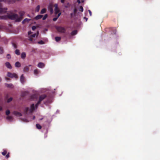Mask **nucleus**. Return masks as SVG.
I'll return each instance as SVG.
<instances>
[{"instance_id": "nucleus-1", "label": "nucleus", "mask_w": 160, "mask_h": 160, "mask_svg": "<svg viewBox=\"0 0 160 160\" xmlns=\"http://www.w3.org/2000/svg\"><path fill=\"white\" fill-rule=\"evenodd\" d=\"M18 15L17 14H9L7 15L2 16L1 19H7L8 18L12 20H15L16 21V19H18Z\"/></svg>"}, {"instance_id": "nucleus-2", "label": "nucleus", "mask_w": 160, "mask_h": 160, "mask_svg": "<svg viewBox=\"0 0 160 160\" xmlns=\"http://www.w3.org/2000/svg\"><path fill=\"white\" fill-rule=\"evenodd\" d=\"M19 13L20 15V17L18 16V19H16V22H20L23 18V16L25 14V12L23 11L19 12Z\"/></svg>"}, {"instance_id": "nucleus-3", "label": "nucleus", "mask_w": 160, "mask_h": 160, "mask_svg": "<svg viewBox=\"0 0 160 160\" xmlns=\"http://www.w3.org/2000/svg\"><path fill=\"white\" fill-rule=\"evenodd\" d=\"M7 75L8 77L12 78H14L17 79L18 78V75L15 73H11L10 72H8L7 73Z\"/></svg>"}, {"instance_id": "nucleus-4", "label": "nucleus", "mask_w": 160, "mask_h": 160, "mask_svg": "<svg viewBox=\"0 0 160 160\" xmlns=\"http://www.w3.org/2000/svg\"><path fill=\"white\" fill-rule=\"evenodd\" d=\"M56 29L58 32L62 33H64L66 31L65 29L62 27H58Z\"/></svg>"}, {"instance_id": "nucleus-5", "label": "nucleus", "mask_w": 160, "mask_h": 160, "mask_svg": "<svg viewBox=\"0 0 160 160\" xmlns=\"http://www.w3.org/2000/svg\"><path fill=\"white\" fill-rule=\"evenodd\" d=\"M47 96L45 94H43L40 96L39 98L38 103H41V102Z\"/></svg>"}, {"instance_id": "nucleus-6", "label": "nucleus", "mask_w": 160, "mask_h": 160, "mask_svg": "<svg viewBox=\"0 0 160 160\" xmlns=\"http://www.w3.org/2000/svg\"><path fill=\"white\" fill-rule=\"evenodd\" d=\"M55 7V14L56 15L57 14H58L60 11L59 9H58V5L57 4H55L54 5Z\"/></svg>"}, {"instance_id": "nucleus-7", "label": "nucleus", "mask_w": 160, "mask_h": 160, "mask_svg": "<svg viewBox=\"0 0 160 160\" xmlns=\"http://www.w3.org/2000/svg\"><path fill=\"white\" fill-rule=\"evenodd\" d=\"M2 5L0 3V13H4L6 12L7 10V8H2Z\"/></svg>"}, {"instance_id": "nucleus-8", "label": "nucleus", "mask_w": 160, "mask_h": 160, "mask_svg": "<svg viewBox=\"0 0 160 160\" xmlns=\"http://www.w3.org/2000/svg\"><path fill=\"white\" fill-rule=\"evenodd\" d=\"M35 109V105L34 104H32L31 106V109L30 110V113L32 112Z\"/></svg>"}, {"instance_id": "nucleus-9", "label": "nucleus", "mask_w": 160, "mask_h": 160, "mask_svg": "<svg viewBox=\"0 0 160 160\" xmlns=\"http://www.w3.org/2000/svg\"><path fill=\"white\" fill-rule=\"evenodd\" d=\"M24 79L25 78L24 77L23 75H22L20 77V81L22 84H23L25 82Z\"/></svg>"}, {"instance_id": "nucleus-10", "label": "nucleus", "mask_w": 160, "mask_h": 160, "mask_svg": "<svg viewBox=\"0 0 160 160\" xmlns=\"http://www.w3.org/2000/svg\"><path fill=\"white\" fill-rule=\"evenodd\" d=\"M31 66V65H29L28 66H26L23 68V71L24 72H28L29 70V68L28 67Z\"/></svg>"}, {"instance_id": "nucleus-11", "label": "nucleus", "mask_w": 160, "mask_h": 160, "mask_svg": "<svg viewBox=\"0 0 160 160\" xmlns=\"http://www.w3.org/2000/svg\"><path fill=\"white\" fill-rule=\"evenodd\" d=\"M13 114L16 116H21L22 115V114L21 113L17 111H14L13 112Z\"/></svg>"}, {"instance_id": "nucleus-12", "label": "nucleus", "mask_w": 160, "mask_h": 160, "mask_svg": "<svg viewBox=\"0 0 160 160\" xmlns=\"http://www.w3.org/2000/svg\"><path fill=\"white\" fill-rule=\"evenodd\" d=\"M45 66L44 64L42 62H39L38 65V66L40 68H43Z\"/></svg>"}, {"instance_id": "nucleus-13", "label": "nucleus", "mask_w": 160, "mask_h": 160, "mask_svg": "<svg viewBox=\"0 0 160 160\" xmlns=\"http://www.w3.org/2000/svg\"><path fill=\"white\" fill-rule=\"evenodd\" d=\"M5 65L7 68H8L11 69L12 68L11 65L10 64V63L8 62H6L5 63Z\"/></svg>"}, {"instance_id": "nucleus-14", "label": "nucleus", "mask_w": 160, "mask_h": 160, "mask_svg": "<svg viewBox=\"0 0 160 160\" xmlns=\"http://www.w3.org/2000/svg\"><path fill=\"white\" fill-rule=\"evenodd\" d=\"M5 85L8 88H12L14 87L13 85L12 84H9L8 83H6Z\"/></svg>"}, {"instance_id": "nucleus-15", "label": "nucleus", "mask_w": 160, "mask_h": 160, "mask_svg": "<svg viewBox=\"0 0 160 160\" xmlns=\"http://www.w3.org/2000/svg\"><path fill=\"white\" fill-rule=\"evenodd\" d=\"M43 17V15H38L35 18V19L36 20H38L41 18Z\"/></svg>"}, {"instance_id": "nucleus-16", "label": "nucleus", "mask_w": 160, "mask_h": 160, "mask_svg": "<svg viewBox=\"0 0 160 160\" xmlns=\"http://www.w3.org/2000/svg\"><path fill=\"white\" fill-rule=\"evenodd\" d=\"M15 66L16 67L19 68L21 67V64L19 62H17L15 63Z\"/></svg>"}, {"instance_id": "nucleus-17", "label": "nucleus", "mask_w": 160, "mask_h": 160, "mask_svg": "<svg viewBox=\"0 0 160 160\" xmlns=\"http://www.w3.org/2000/svg\"><path fill=\"white\" fill-rule=\"evenodd\" d=\"M78 32L77 30H74L72 31L71 33V35L72 36L75 35H76Z\"/></svg>"}, {"instance_id": "nucleus-18", "label": "nucleus", "mask_w": 160, "mask_h": 160, "mask_svg": "<svg viewBox=\"0 0 160 160\" xmlns=\"http://www.w3.org/2000/svg\"><path fill=\"white\" fill-rule=\"evenodd\" d=\"M26 57V54L25 52H23L21 53V58L22 59H24Z\"/></svg>"}, {"instance_id": "nucleus-19", "label": "nucleus", "mask_w": 160, "mask_h": 160, "mask_svg": "<svg viewBox=\"0 0 160 160\" xmlns=\"http://www.w3.org/2000/svg\"><path fill=\"white\" fill-rule=\"evenodd\" d=\"M36 35V34H34L30 36L29 37V40L31 41H32L33 40L32 38H34L35 37Z\"/></svg>"}, {"instance_id": "nucleus-20", "label": "nucleus", "mask_w": 160, "mask_h": 160, "mask_svg": "<svg viewBox=\"0 0 160 160\" xmlns=\"http://www.w3.org/2000/svg\"><path fill=\"white\" fill-rule=\"evenodd\" d=\"M31 19H30L26 18L22 21V23L23 24H24L26 22H28Z\"/></svg>"}, {"instance_id": "nucleus-21", "label": "nucleus", "mask_w": 160, "mask_h": 160, "mask_svg": "<svg viewBox=\"0 0 160 160\" xmlns=\"http://www.w3.org/2000/svg\"><path fill=\"white\" fill-rule=\"evenodd\" d=\"M39 71L38 69H36L34 71V73L35 75H37L39 73Z\"/></svg>"}, {"instance_id": "nucleus-22", "label": "nucleus", "mask_w": 160, "mask_h": 160, "mask_svg": "<svg viewBox=\"0 0 160 160\" xmlns=\"http://www.w3.org/2000/svg\"><path fill=\"white\" fill-rule=\"evenodd\" d=\"M61 14V13L60 12L59 13L58 15V16H57V17H56V18H53V20L54 21H56L57 19H58V18L59 17V16Z\"/></svg>"}, {"instance_id": "nucleus-23", "label": "nucleus", "mask_w": 160, "mask_h": 160, "mask_svg": "<svg viewBox=\"0 0 160 160\" xmlns=\"http://www.w3.org/2000/svg\"><path fill=\"white\" fill-rule=\"evenodd\" d=\"M15 53L16 54L19 55L20 54V51L18 49H16L15 51Z\"/></svg>"}, {"instance_id": "nucleus-24", "label": "nucleus", "mask_w": 160, "mask_h": 160, "mask_svg": "<svg viewBox=\"0 0 160 160\" xmlns=\"http://www.w3.org/2000/svg\"><path fill=\"white\" fill-rule=\"evenodd\" d=\"M46 11V8H43L42 9L40 12V13L41 14H43L45 13Z\"/></svg>"}, {"instance_id": "nucleus-25", "label": "nucleus", "mask_w": 160, "mask_h": 160, "mask_svg": "<svg viewBox=\"0 0 160 160\" xmlns=\"http://www.w3.org/2000/svg\"><path fill=\"white\" fill-rule=\"evenodd\" d=\"M61 38L60 37H56L55 38V39L56 42H58L60 40Z\"/></svg>"}, {"instance_id": "nucleus-26", "label": "nucleus", "mask_w": 160, "mask_h": 160, "mask_svg": "<svg viewBox=\"0 0 160 160\" xmlns=\"http://www.w3.org/2000/svg\"><path fill=\"white\" fill-rule=\"evenodd\" d=\"M6 118L8 120H12L13 119V117L11 116H8L6 117Z\"/></svg>"}, {"instance_id": "nucleus-27", "label": "nucleus", "mask_w": 160, "mask_h": 160, "mask_svg": "<svg viewBox=\"0 0 160 160\" xmlns=\"http://www.w3.org/2000/svg\"><path fill=\"white\" fill-rule=\"evenodd\" d=\"M40 9V6L39 5H38L35 9V11L37 12H38Z\"/></svg>"}, {"instance_id": "nucleus-28", "label": "nucleus", "mask_w": 160, "mask_h": 160, "mask_svg": "<svg viewBox=\"0 0 160 160\" xmlns=\"http://www.w3.org/2000/svg\"><path fill=\"white\" fill-rule=\"evenodd\" d=\"M37 128L39 129H41L42 128L41 126L39 124H37L36 125Z\"/></svg>"}, {"instance_id": "nucleus-29", "label": "nucleus", "mask_w": 160, "mask_h": 160, "mask_svg": "<svg viewBox=\"0 0 160 160\" xmlns=\"http://www.w3.org/2000/svg\"><path fill=\"white\" fill-rule=\"evenodd\" d=\"M49 10L51 14H52L53 13V9L52 7H50L49 8Z\"/></svg>"}, {"instance_id": "nucleus-30", "label": "nucleus", "mask_w": 160, "mask_h": 160, "mask_svg": "<svg viewBox=\"0 0 160 160\" xmlns=\"http://www.w3.org/2000/svg\"><path fill=\"white\" fill-rule=\"evenodd\" d=\"M10 113V111L8 110H7L6 111V115H9Z\"/></svg>"}, {"instance_id": "nucleus-31", "label": "nucleus", "mask_w": 160, "mask_h": 160, "mask_svg": "<svg viewBox=\"0 0 160 160\" xmlns=\"http://www.w3.org/2000/svg\"><path fill=\"white\" fill-rule=\"evenodd\" d=\"M38 43L40 44H43L44 43V42L42 40H40L38 42Z\"/></svg>"}, {"instance_id": "nucleus-32", "label": "nucleus", "mask_w": 160, "mask_h": 160, "mask_svg": "<svg viewBox=\"0 0 160 160\" xmlns=\"http://www.w3.org/2000/svg\"><path fill=\"white\" fill-rule=\"evenodd\" d=\"M7 153V151L6 150H4L3 152H2V155L5 156Z\"/></svg>"}, {"instance_id": "nucleus-33", "label": "nucleus", "mask_w": 160, "mask_h": 160, "mask_svg": "<svg viewBox=\"0 0 160 160\" xmlns=\"http://www.w3.org/2000/svg\"><path fill=\"white\" fill-rule=\"evenodd\" d=\"M12 100V98H10L8 99L7 101V102L8 103H9L10 102H11Z\"/></svg>"}, {"instance_id": "nucleus-34", "label": "nucleus", "mask_w": 160, "mask_h": 160, "mask_svg": "<svg viewBox=\"0 0 160 160\" xmlns=\"http://www.w3.org/2000/svg\"><path fill=\"white\" fill-rule=\"evenodd\" d=\"M48 17V15L46 14L42 18V20H45Z\"/></svg>"}, {"instance_id": "nucleus-35", "label": "nucleus", "mask_w": 160, "mask_h": 160, "mask_svg": "<svg viewBox=\"0 0 160 160\" xmlns=\"http://www.w3.org/2000/svg\"><path fill=\"white\" fill-rule=\"evenodd\" d=\"M29 110V108H28V107L26 108L25 109V112L26 113H27V112H28V111Z\"/></svg>"}, {"instance_id": "nucleus-36", "label": "nucleus", "mask_w": 160, "mask_h": 160, "mask_svg": "<svg viewBox=\"0 0 160 160\" xmlns=\"http://www.w3.org/2000/svg\"><path fill=\"white\" fill-rule=\"evenodd\" d=\"M3 52V48L2 47H0V54H2Z\"/></svg>"}, {"instance_id": "nucleus-37", "label": "nucleus", "mask_w": 160, "mask_h": 160, "mask_svg": "<svg viewBox=\"0 0 160 160\" xmlns=\"http://www.w3.org/2000/svg\"><path fill=\"white\" fill-rule=\"evenodd\" d=\"M79 10L81 11L82 12H83V8L81 6H80V7Z\"/></svg>"}, {"instance_id": "nucleus-38", "label": "nucleus", "mask_w": 160, "mask_h": 160, "mask_svg": "<svg viewBox=\"0 0 160 160\" xmlns=\"http://www.w3.org/2000/svg\"><path fill=\"white\" fill-rule=\"evenodd\" d=\"M12 45H13V47H14L15 48H17V45H16L15 44L13 43L12 44Z\"/></svg>"}, {"instance_id": "nucleus-39", "label": "nucleus", "mask_w": 160, "mask_h": 160, "mask_svg": "<svg viewBox=\"0 0 160 160\" xmlns=\"http://www.w3.org/2000/svg\"><path fill=\"white\" fill-rule=\"evenodd\" d=\"M77 12V9L76 8H75L74 9V14H75Z\"/></svg>"}, {"instance_id": "nucleus-40", "label": "nucleus", "mask_w": 160, "mask_h": 160, "mask_svg": "<svg viewBox=\"0 0 160 160\" xmlns=\"http://www.w3.org/2000/svg\"><path fill=\"white\" fill-rule=\"evenodd\" d=\"M36 26H32V30L34 31V30H35L36 29Z\"/></svg>"}, {"instance_id": "nucleus-41", "label": "nucleus", "mask_w": 160, "mask_h": 160, "mask_svg": "<svg viewBox=\"0 0 160 160\" xmlns=\"http://www.w3.org/2000/svg\"><path fill=\"white\" fill-rule=\"evenodd\" d=\"M7 58L8 59H10L11 58V56L9 54H8L7 55Z\"/></svg>"}, {"instance_id": "nucleus-42", "label": "nucleus", "mask_w": 160, "mask_h": 160, "mask_svg": "<svg viewBox=\"0 0 160 160\" xmlns=\"http://www.w3.org/2000/svg\"><path fill=\"white\" fill-rule=\"evenodd\" d=\"M40 104V103H38V102L35 105L36 108H37V107H38V106Z\"/></svg>"}, {"instance_id": "nucleus-43", "label": "nucleus", "mask_w": 160, "mask_h": 160, "mask_svg": "<svg viewBox=\"0 0 160 160\" xmlns=\"http://www.w3.org/2000/svg\"><path fill=\"white\" fill-rule=\"evenodd\" d=\"M9 153H8V154H7L6 155V158H8L9 157Z\"/></svg>"}, {"instance_id": "nucleus-44", "label": "nucleus", "mask_w": 160, "mask_h": 160, "mask_svg": "<svg viewBox=\"0 0 160 160\" xmlns=\"http://www.w3.org/2000/svg\"><path fill=\"white\" fill-rule=\"evenodd\" d=\"M26 93V92H24L22 93V97L24 96L25 95Z\"/></svg>"}, {"instance_id": "nucleus-45", "label": "nucleus", "mask_w": 160, "mask_h": 160, "mask_svg": "<svg viewBox=\"0 0 160 160\" xmlns=\"http://www.w3.org/2000/svg\"><path fill=\"white\" fill-rule=\"evenodd\" d=\"M88 11V12H89V13L90 14V16H91V15H92V12H91V11L90 10H89Z\"/></svg>"}, {"instance_id": "nucleus-46", "label": "nucleus", "mask_w": 160, "mask_h": 160, "mask_svg": "<svg viewBox=\"0 0 160 160\" xmlns=\"http://www.w3.org/2000/svg\"><path fill=\"white\" fill-rule=\"evenodd\" d=\"M73 15H75V14H74V13H71L70 15H71V17H73Z\"/></svg>"}, {"instance_id": "nucleus-47", "label": "nucleus", "mask_w": 160, "mask_h": 160, "mask_svg": "<svg viewBox=\"0 0 160 160\" xmlns=\"http://www.w3.org/2000/svg\"><path fill=\"white\" fill-rule=\"evenodd\" d=\"M32 33V32L31 31H29L28 32V35H30Z\"/></svg>"}, {"instance_id": "nucleus-48", "label": "nucleus", "mask_w": 160, "mask_h": 160, "mask_svg": "<svg viewBox=\"0 0 160 160\" xmlns=\"http://www.w3.org/2000/svg\"><path fill=\"white\" fill-rule=\"evenodd\" d=\"M65 0H61V2L62 3H64V2Z\"/></svg>"}, {"instance_id": "nucleus-49", "label": "nucleus", "mask_w": 160, "mask_h": 160, "mask_svg": "<svg viewBox=\"0 0 160 160\" xmlns=\"http://www.w3.org/2000/svg\"><path fill=\"white\" fill-rule=\"evenodd\" d=\"M5 79L7 80H10V79L8 78H5Z\"/></svg>"}, {"instance_id": "nucleus-50", "label": "nucleus", "mask_w": 160, "mask_h": 160, "mask_svg": "<svg viewBox=\"0 0 160 160\" xmlns=\"http://www.w3.org/2000/svg\"><path fill=\"white\" fill-rule=\"evenodd\" d=\"M84 19H85V20H86V21H87V20H88V18H86V17H84Z\"/></svg>"}, {"instance_id": "nucleus-51", "label": "nucleus", "mask_w": 160, "mask_h": 160, "mask_svg": "<svg viewBox=\"0 0 160 160\" xmlns=\"http://www.w3.org/2000/svg\"><path fill=\"white\" fill-rule=\"evenodd\" d=\"M2 107L1 106H0V111H2Z\"/></svg>"}, {"instance_id": "nucleus-52", "label": "nucleus", "mask_w": 160, "mask_h": 160, "mask_svg": "<svg viewBox=\"0 0 160 160\" xmlns=\"http://www.w3.org/2000/svg\"><path fill=\"white\" fill-rule=\"evenodd\" d=\"M6 0H0V2H5Z\"/></svg>"}, {"instance_id": "nucleus-53", "label": "nucleus", "mask_w": 160, "mask_h": 160, "mask_svg": "<svg viewBox=\"0 0 160 160\" xmlns=\"http://www.w3.org/2000/svg\"><path fill=\"white\" fill-rule=\"evenodd\" d=\"M8 98V95H7L6 96L5 98L7 99Z\"/></svg>"}, {"instance_id": "nucleus-54", "label": "nucleus", "mask_w": 160, "mask_h": 160, "mask_svg": "<svg viewBox=\"0 0 160 160\" xmlns=\"http://www.w3.org/2000/svg\"><path fill=\"white\" fill-rule=\"evenodd\" d=\"M77 2L79 3H80V0H77Z\"/></svg>"}, {"instance_id": "nucleus-55", "label": "nucleus", "mask_w": 160, "mask_h": 160, "mask_svg": "<svg viewBox=\"0 0 160 160\" xmlns=\"http://www.w3.org/2000/svg\"><path fill=\"white\" fill-rule=\"evenodd\" d=\"M35 116H33V119H35Z\"/></svg>"}, {"instance_id": "nucleus-56", "label": "nucleus", "mask_w": 160, "mask_h": 160, "mask_svg": "<svg viewBox=\"0 0 160 160\" xmlns=\"http://www.w3.org/2000/svg\"><path fill=\"white\" fill-rule=\"evenodd\" d=\"M1 80H2L1 78L0 77V82L1 81Z\"/></svg>"}, {"instance_id": "nucleus-57", "label": "nucleus", "mask_w": 160, "mask_h": 160, "mask_svg": "<svg viewBox=\"0 0 160 160\" xmlns=\"http://www.w3.org/2000/svg\"><path fill=\"white\" fill-rule=\"evenodd\" d=\"M28 16L30 17V16L29 15H28Z\"/></svg>"}, {"instance_id": "nucleus-58", "label": "nucleus", "mask_w": 160, "mask_h": 160, "mask_svg": "<svg viewBox=\"0 0 160 160\" xmlns=\"http://www.w3.org/2000/svg\"><path fill=\"white\" fill-rule=\"evenodd\" d=\"M34 96H32V97H33Z\"/></svg>"}]
</instances>
